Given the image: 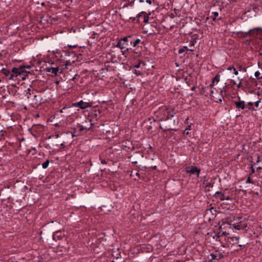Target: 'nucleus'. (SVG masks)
I'll list each match as a JSON object with an SVG mask.
<instances>
[{"label": "nucleus", "mask_w": 262, "mask_h": 262, "mask_svg": "<svg viewBox=\"0 0 262 262\" xmlns=\"http://www.w3.org/2000/svg\"><path fill=\"white\" fill-rule=\"evenodd\" d=\"M133 43V40L130 36L124 37L121 38L116 45V47L121 49L123 55H124L127 51L131 50L130 46Z\"/></svg>", "instance_id": "1"}, {"label": "nucleus", "mask_w": 262, "mask_h": 262, "mask_svg": "<svg viewBox=\"0 0 262 262\" xmlns=\"http://www.w3.org/2000/svg\"><path fill=\"white\" fill-rule=\"evenodd\" d=\"M12 74L9 77L10 80H13L14 77H16L18 76H21L22 74L24 73V71L21 69V66H20L18 68H13L12 69Z\"/></svg>", "instance_id": "2"}, {"label": "nucleus", "mask_w": 262, "mask_h": 262, "mask_svg": "<svg viewBox=\"0 0 262 262\" xmlns=\"http://www.w3.org/2000/svg\"><path fill=\"white\" fill-rule=\"evenodd\" d=\"M92 105L93 104L92 102H84L82 100H80L79 102L72 103L73 106L78 107L81 109H86L91 107Z\"/></svg>", "instance_id": "3"}, {"label": "nucleus", "mask_w": 262, "mask_h": 262, "mask_svg": "<svg viewBox=\"0 0 262 262\" xmlns=\"http://www.w3.org/2000/svg\"><path fill=\"white\" fill-rule=\"evenodd\" d=\"M185 171L187 173H190L191 174H194L196 173L197 177L198 178L199 177V175L201 172V169L197 168L195 166H191V167H188L186 168Z\"/></svg>", "instance_id": "4"}, {"label": "nucleus", "mask_w": 262, "mask_h": 262, "mask_svg": "<svg viewBox=\"0 0 262 262\" xmlns=\"http://www.w3.org/2000/svg\"><path fill=\"white\" fill-rule=\"evenodd\" d=\"M210 256L211 257V260H219V259H220L223 257V254L221 252H220L218 251H215L214 252L211 253L210 255Z\"/></svg>", "instance_id": "5"}, {"label": "nucleus", "mask_w": 262, "mask_h": 262, "mask_svg": "<svg viewBox=\"0 0 262 262\" xmlns=\"http://www.w3.org/2000/svg\"><path fill=\"white\" fill-rule=\"evenodd\" d=\"M233 228L237 230H243L247 226V224L244 221L233 224Z\"/></svg>", "instance_id": "6"}, {"label": "nucleus", "mask_w": 262, "mask_h": 262, "mask_svg": "<svg viewBox=\"0 0 262 262\" xmlns=\"http://www.w3.org/2000/svg\"><path fill=\"white\" fill-rule=\"evenodd\" d=\"M234 103L236 106L238 108H241L242 110L245 108V102L243 100H239L238 101H234Z\"/></svg>", "instance_id": "7"}, {"label": "nucleus", "mask_w": 262, "mask_h": 262, "mask_svg": "<svg viewBox=\"0 0 262 262\" xmlns=\"http://www.w3.org/2000/svg\"><path fill=\"white\" fill-rule=\"evenodd\" d=\"M62 236V233L60 231L54 232L53 234V238L55 241L61 239Z\"/></svg>", "instance_id": "8"}, {"label": "nucleus", "mask_w": 262, "mask_h": 262, "mask_svg": "<svg viewBox=\"0 0 262 262\" xmlns=\"http://www.w3.org/2000/svg\"><path fill=\"white\" fill-rule=\"evenodd\" d=\"M46 71L49 72H51L54 74L55 75H57V72L59 70V68L58 67H48L46 68Z\"/></svg>", "instance_id": "9"}, {"label": "nucleus", "mask_w": 262, "mask_h": 262, "mask_svg": "<svg viewBox=\"0 0 262 262\" xmlns=\"http://www.w3.org/2000/svg\"><path fill=\"white\" fill-rule=\"evenodd\" d=\"M214 196H215L216 198L219 199L221 201H224L225 200V194L224 193H222L221 191H216L214 194Z\"/></svg>", "instance_id": "10"}, {"label": "nucleus", "mask_w": 262, "mask_h": 262, "mask_svg": "<svg viewBox=\"0 0 262 262\" xmlns=\"http://www.w3.org/2000/svg\"><path fill=\"white\" fill-rule=\"evenodd\" d=\"M220 75L217 74L212 79V84L211 85V87H213L214 84L216 83H218L220 81Z\"/></svg>", "instance_id": "11"}, {"label": "nucleus", "mask_w": 262, "mask_h": 262, "mask_svg": "<svg viewBox=\"0 0 262 262\" xmlns=\"http://www.w3.org/2000/svg\"><path fill=\"white\" fill-rule=\"evenodd\" d=\"M34 105H38L41 103V100L38 99V96L37 95L34 96Z\"/></svg>", "instance_id": "12"}, {"label": "nucleus", "mask_w": 262, "mask_h": 262, "mask_svg": "<svg viewBox=\"0 0 262 262\" xmlns=\"http://www.w3.org/2000/svg\"><path fill=\"white\" fill-rule=\"evenodd\" d=\"M131 55L134 58H137L138 57H139L141 53L139 52L133 51V52H130Z\"/></svg>", "instance_id": "13"}, {"label": "nucleus", "mask_w": 262, "mask_h": 262, "mask_svg": "<svg viewBox=\"0 0 262 262\" xmlns=\"http://www.w3.org/2000/svg\"><path fill=\"white\" fill-rule=\"evenodd\" d=\"M1 72L5 76H8L10 74V71L5 68H3L1 70Z\"/></svg>", "instance_id": "14"}, {"label": "nucleus", "mask_w": 262, "mask_h": 262, "mask_svg": "<svg viewBox=\"0 0 262 262\" xmlns=\"http://www.w3.org/2000/svg\"><path fill=\"white\" fill-rule=\"evenodd\" d=\"M227 70L229 71L234 70V74L235 75H237L238 74V71L233 67H229L227 68Z\"/></svg>", "instance_id": "15"}, {"label": "nucleus", "mask_w": 262, "mask_h": 262, "mask_svg": "<svg viewBox=\"0 0 262 262\" xmlns=\"http://www.w3.org/2000/svg\"><path fill=\"white\" fill-rule=\"evenodd\" d=\"M50 161L49 160H47L43 164H42V167L43 169H46L49 164Z\"/></svg>", "instance_id": "16"}, {"label": "nucleus", "mask_w": 262, "mask_h": 262, "mask_svg": "<svg viewBox=\"0 0 262 262\" xmlns=\"http://www.w3.org/2000/svg\"><path fill=\"white\" fill-rule=\"evenodd\" d=\"M255 76L256 77L257 79H262V76L261 75L259 71H256L255 72L254 74Z\"/></svg>", "instance_id": "17"}, {"label": "nucleus", "mask_w": 262, "mask_h": 262, "mask_svg": "<svg viewBox=\"0 0 262 262\" xmlns=\"http://www.w3.org/2000/svg\"><path fill=\"white\" fill-rule=\"evenodd\" d=\"M141 41V40L139 38L136 39L135 40H133V47H136L137 45H138Z\"/></svg>", "instance_id": "18"}, {"label": "nucleus", "mask_w": 262, "mask_h": 262, "mask_svg": "<svg viewBox=\"0 0 262 262\" xmlns=\"http://www.w3.org/2000/svg\"><path fill=\"white\" fill-rule=\"evenodd\" d=\"M259 29V28H255L253 29H250V30H248V31L244 32L245 35L247 36L248 34H249L250 35H251V32L253 30H257V29Z\"/></svg>", "instance_id": "19"}, {"label": "nucleus", "mask_w": 262, "mask_h": 262, "mask_svg": "<svg viewBox=\"0 0 262 262\" xmlns=\"http://www.w3.org/2000/svg\"><path fill=\"white\" fill-rule=\"evenodd\" d=\"M91 126H92V124H91V123L90 124V126H89V127H84V126H83L82 125H81V126H80V129H79V130H80V132H82V131H83V130H89V129L91 127Z\"/></svg>", "instance_id": "20"}, {"label": "nucleus", "mask_w": 262, "mask_h": 262, "mask_svg": "<svg viewBox=\"0 0 262 262\" xmlns=\"http://www.w3.org/2000/svg\"><path fill=\"white\" fill-rule=\"evenodd\" d=\"M191 125L188 126L184 130L183 134L188 135L189 134V130L191 129Z\"/></svg>", "instance_id": "21"}, {"label": "nucleus", "mask_w": 262, "mask_h": 262, "mask_svg": "<svg viewBox=\"0 0 262 262\" xmlns=\"http://www.w3.org/2000/svg\"><path fill=\"white\" fill-rule=\"evenodd\" d=\"M30 68H31L30 66H21V69H22L23 71H24V73H26V69H29Z\"/></svg>", "instance_id": "22"}, {"label": "nucleus", "mask_w": 262, "mask_h": 262, "mask_svg": "<svg viewBox=\"0 0 262 262\" xmlns=\"http://www.w3.org/2000/svg\"><path fill=\"white\" fill-rule=\"evenodd\" d=\"M212 14L214 15V17L212 18V20L214 21L218 16L219 13L217 12H212Z\"/></svg>", "instance_id": "23"}, {"label": "nucleus", "mask_w": 262, "mask_h": 262, "mask_svg": "<svg viewBox=\"0 0 262 262\" xmlns=\"http://www.w3.org/2000/svg\"><path fill=\"white\" fill-rule=\"evenodd\" d=\"M149 15H150V13L148 15L144 16L143 21L145 23H147L148 22V20H149Z\"/></svg>", "instance_id": "24"}, {"label": "nucleus", "mask_w": 262, "mask_h": 262, "mask_svg": "<svg viewBox=\"0 0 262 262\" xmlns=\"http://www.w3.org/2000/svg\"><path fill=\"white\" fill-rule=\"evenodd\" d=\"M27 92L26 93V96H27V98L28 99H29L30 98V96H31V93H30V89H27Z\"/></svg>", "instance_id": "25"}, {"label": "nucleus", "mask_w": 262, "mask_h": 262, "mask_svg": "<svg viewBox=\"0 0 262 262\" xmlns=\"http://www.w3.org/2000/svg\"><path fill=\"white\" fill-rule=\"evenodd\" d=\"M260 102V100L259 99L258 100H257V101L254 102V104L255 105V106L258 107V106H259V103Z\"/></svg>", "instance_id": "26"}, {"label": "nucleus", "mask_w": 262, "mask_h": 262, "mask_svg": "<svg viewBox=\"0 0 262 262\" xmlns=\"http://www.w3.org/2000/svg\"><path fill=\"white\" fill-rule=\"evenodd\" d=\"M185 52V49L184 48H181L179 50L178 53L179 54H182Z\"/></svg>", "instance_id": "27"}, {"label": "nucleus", "mask_w": 262, "mask_h": 262, "mask_svg": "<svg viewBox=\"0 0 262 262\" xmlns=\"http://www.w3.org/2000/svg\"><path fill=\"white\" fill-rule=\"evenodd\" d=\"M238 79L240 80V82L237 84V86L238 88H241V84H242V79H240L239 77H238Z\"/></svg>", "instance_id": "28"}, {"label": "nucleus", "mask_w": 262, "mask_h": 262, "mask_svg": "<svg viewBox=\"0 0 262 262\" xmlns=\"http://www.w3.org/2000/svg\"><path fill=\"white\" fill-rule=\"evenodd\" d=\"M26 75L22 74L21 76H19L20 77H21V78L23 80H24L25 79H26Z\"/></svg>", "instance_id": "29"}, {"label": "nucleus", "mask_w": 262, "mask_h": 262, "mask_svg": "<svg viewBox=\"0 0 262 262\" xmlns=\"http://www.w3.org/2000/svg\"><path fill=\"white\" fill-rule=\"evenodd\" d=\"M101 163L102 164H106L107 163V161L104 159L101 160Z\"/></svg>", "instance_id": "30"}, {"label": "nucleus", "mask_w": 262, "mask_h": 262, "mask_svg": "<svg viewBox=\"0 0 262 262\" xmlns=\"http://www.w3.org/2000/svg\"><path fill=\"white\" fill-rule=\"evenodd\" d=\"M246 183H252V181L250 177H249L246 181Z\"/></svg>", "instance_id": "31"}, {"label": "nucleus", "mask_w": 262, "mask_h": 262, "mask_svg": "<svg viewBox=\"0 0 262 262\" xmlns=\"http://www.w3.org/2000/svg\"><path fill=\"white\" fill-rule=\"evenodd\" d=\"M141 62H139L138 63L135 64L134 67L135 68H139L140 66Z\"/></svg>", "instance_id": "32"}, {"label": "nucleus", "mask_w": 262, "mask_h": 262, "mask_svg": "<svg viewBox=\"0 0 262 262\" xmlns=\"http://www.w3.org/2000/svg\"><path fill=\"white\" fill-rule=\"evenodd\" d=\"M141 17V15L139 13L137 16H136V18H137V22H139V18Z\"/></svg>", "instance_id": "33"}, {"label": "nucleus", "mask_w": 262, "mask_h": 262, "mask_svg": "<svg viewBox=\"0 0 262 262\" xmlns=\"http://www.w3.org/2000/svg\"><path fill=\"white\" fill-rule=\"evenodd\" d=\"M129 19H132L133 21H137V19L136 17H130L129 18Z\"/></svg>", "instance_id": "34"}, {"label": "nucleus", "mask_w": 262, "mask_h": 262, "mask_svg": "<svg viewBox=\"0 0 262 262\" xmlns=\"http://www.w3.org/2000/svg\"><path fill=\"white\" fill-rule=\"evenodd\" d=\"M173 116H174V114L173 113L171 114H169V115H168L167 118H172Z\"/></svg>", "instance_id": "35"}, {"label": "nucleus", "mask_w": 262, "mask_h": 262, "mask_svg": "<svg viewBox=\"0 0 262 262\" xmlns=\"http://www.w3.org/2000/svg\"><path fill=\"white\" fill-rule=\"evenodd\" d=\"M224 199H225V200H230L231 197L229 196H225Z\"/></svg>", "instance_id": "36"}, {"label": "nucleus", "mask_w": 262, "mask_h": 262, "mask_svg": "<svg viewBox=\"0 0 262 262\" xmlns=\"http://www.w3.org/2000/svg\"><path fill=\"white\" fill-rule=\"evenodd\" d=\"M67 107L66 106H64L63 107V108H61V110H60V112L61 113H63L64 112V110H66Z\"/></svg>", "instance_id": "37"}, {"label": "nucleus", "mask_w": 262, "mask_h": 262, "mask_svg": "<svg viewBox=\"0 0 262 262\" xmlns=\"http://www.w3.org/2000/svg\"><path fill=\"white\" fill-rule=\"evenodd\" d=\"M253 104H254V102H248L247 105L251 106V105H253Z\"/></svg>", "instance_id": "38"}, {"label": "nucleus", "mask_w": 262, "mask_h": 262, "mask_svg": "<svg viewBox=\"0 0 262 262\" xmlns=\"http://www.w3.org/2000/svg\"><path fill=\"white\" fill-rule=\"evenodd\" d=\"M77 76V75H75L72 79L71 80L72 81H74L75 80V79H76V77Z\"/></svg>", "instance_id": "39"}, {"label": "nucleus", "mask_w": 262, "mask_h": 262, "mask_svg": "<svg viewBox=\"0 0 262 262\" xmlns=\"http://www.w3.org/2000/svg\"><path fill=\"white\" fill-rule=\"evenodd\" d=\"M146 2L149 5L151 4V0H146Z\"/></svg>", "instance_id": "40"}, {"label": "nucleus", "mask_w": 262, "mask_h": 262, "mask_svg": "<svg viewBox=\"0 0 262 262\" xmlns=\"http://www.w3.org/2000/svg\"><path fill=\"white\" fill-rule=\"evenodd\" d=\"M139 14L142 16V15L146 14V13L145 11H142L141 12L139 13Z\"/></svg>", "instance_id": "41"}, {"label": "nucleus", "mask_w": 262, "mask_h": 262, "mask_svg": "<svg viewBox=\"0 0 262 262\" xmlns=\"http://www.w3.org/2000/svg\"><path fill=\"white\" fill-rule=\"evenodd\" d=\"M135 74H136L137 75H139L140 74V73H137V71L136 70H135V72H134Z\"/></svg>", "instance_id": "42"}, {"label": "nucleus", "mask_w": 262, "mask_h": 262, "mask_svg": "<svg viewBox=\"0 0 262 262\" xmlns=\"http://www.w3.org/2000/svg\"><path fill=\"white\" fill-rule=\"evenodd\" d=\"M195 89V87L194 86H192L191 88V91H194Z\"/></svg>", "instance_id": "43"}, {"label": "nucleus", "mask_w": 262, "mask_h": 262, "mask_svg": "<svg viewBox=\"0 0 262 262\" xmlns=\"http://www.w3.org/2000/svg\"><path fill=\"white\" fill-rule=\"evenodd\" d=\"M183 48H184L185 49V51L188 50V49L186 46H184Z\"/></svg>", "instance_id": "44"}, {"label": "nucleus", "mask_w": 262, "mask_h": 262, "mask_svg": "<svg viewBox=\"0 0 262 262\" xmlns=\"http://www.w3.org/2000/svg\"><path fill=\"white\" fill-rule=\"evenodd\" d=\"M188 51H189L190 52H193V49H188Z\"/></svg>", "instance_id": "45"}, {"label": "nucleus", "mask_w": 262, "mask_h": 262, "mask_svg": "<svg viewBox=\"0 0 262 262\" xmlns=\"http://www.w3.org/2000/svg\"><path fill=\"white\" fill-rule=\"evenodd\" d=\"M231 81H232V82L233 83V84H236V82L234 80H232Z\"/></svg>", "instance_id": "46"}, {"label": "nucleus", "mask_w": 262, "mask_h": 262, "mask_svg": "<svg viewBox=\"0 0 262 262\" xmlns=\"http://www.w3.org/2000/svg\"><path fill=\"white\" fill-rule=\"evenodd\" d=\"M136 175L139 177V173L138 171L136 172Z\"/></svg>", "instance_id": "47"}, {"label": "nucleus", "mask_w": 262, "mask_h": 262, "mask_svg": "<svg viewBox=\"0 0 262 262\" xmlns=\"http://www.w3.org/2000/svg\"><path fill=\"white\" fill-rule=\"evenodd\" d=\"M139 2L140 3H143L144 2V0H139Z\"/></svg>", "instance_id": "48"}, {"label": "nucleus", "mask_w": 262, "mask_h": 262, "mask_svg": "<svg viewBox=\"0 0 262 262\" xmlns=\"http://www.w3.org/2000/svg\"><path fill=\"white\" fill-rule=\"evenodd\" d=\"M133 163H134V164H137V161H134V162H133Z\"/></svg>", "instance_id": "49"}, {"label": "nucleus", "mask_w": 262, "mask_h": 262, "mask_svg": "<svg viewBox=\"0 0 262 262\" xmlns=\"http://www.w3.org/2000/svg\"><path fill=\"white\" fill-rule=\"evenodd\" d=\"M249 110H255V109L254 108H249Z\"/></svg>", "instance_id": "50"}, {"label": "nucleus", "mask_w": 262, "mask_h": 262, "mask_svg": "<svg viewBox=\"0 0 262 262\" xmlns=\"http://www.w3.org/2000/svg\"><path fill=\"white\" fill-rule=\"evenodd\" d=\"M172 262H179V260H176H176H174V261H172Z\"/></svg>", "instance_id": "51"}, {"label": "nucleus", "mask_w": 262, "mask_h": 262, "mask_svg": "<svg viewBox=\"0 0 262 262\" xmlns=\"http://www.w3.org/2000/svg\"><path fill=\"white\" fill-rule=\"evenodd\" d=\"M44 5H45V3H42L41 4V5H42V6H43Z\"/></svg>", "instance_id": "52"}, {"label": "nucleus", "mask_w": 262, "mask_h": 262, "mask_svg": "<svg viewBox=\"0 0 262 262\" xmlns=\"http://www.w3.org/2000/svg\"><path fill=\"white\" fill-rule=\"evenodd\" d=\"M254 172V169H252V172L253 173Z\"/></svg>", "instance_id": "53"}, {"label": "nucleus", "mask_w": 262, "mask_h": 262, "mask_svg": "<svg viewBox=\"0 0 262 262\" xmlns=\"http://www.w3.org/2000/svg\"><path fill=\"white\" fill-rule=\"evenodd\" d=\"M234 238H236V239H238V237H235Z\"/></svg>", "instance_id": "54"}, {"label": "nucleus", "mask_w": 262, "mask_h": 262, "mask_svg": "<svg viewBox=\"0 0 262 262\" xmlns=\"http://www.w3.org/2000/svg\"><path fill=\"white\" fill-rule=\"evenodd\" d=\"M75 136L74 134L72 135V137H74Z\"/></svg>", "instance_id": "55"}, {"label": "nucleus", "mask_w": 262, "mask_h": 262, "mask_svg": "<svg viewBox=\"0 0 262 262\" xmlns=\"http://www.w3.org/2000/svg\"><path fill=\"white\" fill-rule=\"evenodd\" d=\"M179 262H185L184 261H179Z\"/></svg>", "instance_id": "56"}, {"label": "nucleus", "mask_w": 262, "mask_h": 262, "mask_svg": "<svg viewBox=\"0 0 262 262\" xmlns=\"http://www.w3.org/2000/svg\"><path fill=\"white\" fill-rule=\"evenodd\" d=\"M257 162H259V160L258 159L257 161H256Z\"/></svg>", "instance_id": "57"}, {"label": "nucleus", "mask_w": 262, "mask_h": 262, "mask_svg": "<svg viewBox=\"0 0 262 262\" xmlns=\"http://www.w3.org/2000/svg\"><path fill=\"white\" fill-rule=\"evenodd\" d=\"M258 168H259V169H261V167H258Z\"/></svg>", "instance_id": "58"}, {"label": "nucleus", "mask_w": 262, "mask_h": 262, "mask_svg": "<svg viewBox=\"0 0 262 262\" xmlns=\"http://www.w3.org/2000/svg\"><path fill=\"white\" fill-rule=\"evenodd\" d=\"M219 101L221 102V101H222V100H221V99H220V100H219Z\"/></svg>", "instance_id": "59"}, {"label": "nucleus", "mask_w": 262, "mask_h": 262, "mask_svg": "<svg viewBox=\"0 0 262 262\" xmlns=\"http://www.w3.org/2000/svg\"><path fill=\"white\" fill-rule=\"evenodd\" d=\"M1 82V79H0V82Z\"/></svg>", "instance_id": "60"}, {"label": "nucleus", "mask_w": 262, "mask_h": 262, "mask_svg": "<svg viewBox=\"0 0 262 262\" xmlns=\"http://www.w3.org/2000/svg\"><path fill=\"white\" fill-rule=\"evenodd\" d=\"M112 262H115L114 261H112Z\"/></svg>", "instance_id": "61"}]
</instances>
